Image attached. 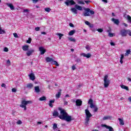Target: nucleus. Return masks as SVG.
<instances>
[{"label":"nucleus","instance_id":"obj_1","mask_svg":"<svg viewBox=\"0 0 131 131\" xmlns=\"http://www.w3.org/2000/svg\"><path fill=\"white\" fill-rule=\"evenodd\" d=\"M58 109L59 111H60V115L58 116L60 119H61L62 120H66V121H67L68 122H70L72 120H74V119H72V117L69 115L68 113L66 112V111L60 107Z\"/></svg>","mask_w":131,"mask_h":131},{"label":"nucleus","instance_id":"obj_2","mask_svg":"<svg viewBox=\"0 0 131 131\" xmlns=\"http://www.w3.org/2000/svg\"><path fill=\"white\" fill-rule=\"evenodd\" d=\"M85 113L86 115L85 124L88 125V124H89V121H90V118L93 116V115L91 114V112H90V111H89L88 109L85 110Z\"/></svg>","mask_w":131,"mask_h":131},{"label":"nucleus","instance_id":"obj_3","mask_svg":"<svg viewBox=\"0 0 131 131\" xmlns=\"http://www.w3.org/2000/svg\"><path fill=\"white\" fill-rule=\"evenodd\" d=\"M32 102L30 100L26 101L25 99L21 101V104L20 105V107L21 108H24L25 111L27 110V107L26 106L28 105V104H31Z\"/></svg>","mask_w":131,"mask_h":131},{"label":"nucleus","instance_id":"obj_4","mask_svg":"<svg viewBox=\"0 0 131 131\" xmlns=\"http://www.w3.org/2000/svg\"><path fill=\"white\" fill-rule=\"evenodd\" d=\"M84 10L85 11V12L83 13L84 17H88L91 15H94L95 14V11L91 10L90 8H84Z\"/></svg>","mask_w":131,"mask_h":131},{"label":"nucleus","instance_id":"obj_5","mask_svg":"<svg viewBox=\"0 0 131 131\" xmlns=\"http://www.w3.org/2000/svg\"><path fill=\"white\" fill-rule=\"evenodd\" d=\"M88 104L90 105V108H91V109H94V112H98V107H97V105L94 104V100L93 99H89Z\"/></svg>","mask_w":131,"mask_h":131},{"label":"nucleus","instance_id":"obj_6","mask_svg":"<svg viewBox=\"0 0 131 131\" xmlns=\"http://www.w3.org/2000/svg\"><path fill=\"white\" fill-rule=\"evenodd\" d=\"M46 61L48 63H49V62H51V64L52 65H55V66H59V63H58V62H57L56 61H55L54 59L52 58L47 57L46 58Z\"/></svg>","mask_w":131,"mask_h":131},{"label":"nucleus","instance_id":"obj_7","mask_svg":"<svg viewBox=\"0 0 131 131\" xmlns=\"http://www.w3.org/2000/svg\"><path fill=\"white\" fill-rule=\"evenodd\" d=\"M108 75H106L104 77V88H108L110 84V80L108 79Z\"/></svg>","mask_w":131,"mask_h":131},{"label":"nucleus","instance_id":"obj_8","mask_svg":"<svg viewBox=\"0 0 131 131\" xmlns=\"http://www.w3.org/2000/svg\"><path fill=\"white\" fill-rule=\"evenodd\" d=\"M120 34L122 36H126L127 35V30L123 29L120 31Z\"/></svg>","mask_w":131,"mask_h":131},{"label":"nucleus","instance_id":"obj_9","mask_svg":"<svg viewBox=\"0 0 131 131\" xmlns=\"http://www.w3.org/2000/svg\"><path fill=\"white\" fill-rule=\"evenodd\" d=\"M101 126L102 127H105L107 129H109V131H114V129L112 127L108 126L106 124H101Z\"/></svg>","mask_w":131,"mask_h":131},{"label":"nucleus","instance_id":"obj_10","mask_svg":"<svg viewBox=\"0 0 131 131\" xmlns=\"http://www.w3.org/2000/svg\"><path fill=\"white\" fill-rule=\"evenodd\" d=\"M34 53V49H30L29 50H28L26 52V55L28 57H29L30 56H31L32 54Z\"/></svg>","mask_w":131,"mask_h":131},{"label":"nucleus","instance_id":"obj_11","mask_svg":"<svg viewBox=\"0 0 131 131\" xmlns=\"http://www.w3.org/2000/svg\"><path fill=\"white\" fill-rule=\"evenodd\" d=\"M39 51H40L41 55H43L47 52V50L42 47L39 48Z\"/></svg>","mask_w":131,"mask_h":131},{"label":"nucleus","instance_id":"obj_12","mask_svg":"<svg viewBox=\"0 0 131 131\" xmlns=\"http://www.w3.org/2000/svg\"><path fill=\"white\" fill-rule=\"evenodd\" d=\"M80 56H83V57H85L86 58L89 59V58H91V57H92V54H91V53H88L87 54H86L85 53H83L80 54Z\"/></svg>","mask_w":131,"mask_h":131},{"label":"nucleus","instance_id":"obj_13","mask_svg":"<svg viewBox=\"0 0 131 131\" xmlns=\"http://www.w3.org/2000/svg\"><path fill=\"white\" fill-rule=\"evenodd\" d=\"M81 105H82V101L80 99H77L76 100V105L79 106H81Z\"/></svg>","mask_w":131,"mask_h":131},{"label":"nucleus","instance_id":"obj_14","mask_svg":"<svg viewBox=\"0 0 131 131\" xmlns=\"http://www.w3.org/2000/svg\"><path fill=\"white\" fill-rule=\"evenodd\" d=\"M112 21L113 22H114V23L115 24H116V25H119L120 22H119V19H115V18H112Z\"/></svg>","mask_w":131,"mask_h":131},{"label":"nucleus","instance_id":"obj_15","mask_svg":"<svg viewBox=\"0 0 131 131\" xmlns=\"http://www.w3.org/2000/svg\"><path fill=\"white\" fill-rule=\"evenodd\" d=\"M6 5L10 8V10H15V7H14V5H13V4L11 3H6Z\"/></svg>","mask_w":131,"mask_h":131},{"label":"nucleus","instance_id":"obj_16","mask_svg":"<svg viewBox=\"0 0 131 131\" xmlns=\"http://www.w3.org/2000/svg\"><path fill=\"white\" fill-rule=\"evenodd\" d=\"M29 76L31 80H34V79H35V76L34 75V74H33V73L29 75Z\"/></svg>","mask_w":131,"mask_h":131},{"label":"nucleus","instance_id":"obj_17","mask_svg":"<svg viewBox=\"0 0 131 131\" xmlns=\"http://www.w3.org/2000/svg\"><path fill=\"white\" fill-rule=\"evenodd\" d=\"M26 88L29 90H31L33 88V84L31 83H28L27 84Z\"/></svg>","mask_w":131,"mask_h":131},{"label":"nucleus","instance_id":"obj_18","mask_svg":"<svg viewBox=\"0 0 131 131\" xmlns=\"http://www.w3.org/2000/svg\"><path fill=\"white\" fill-rule=\"evenodd\" d=\"M23 51H26L29 50V46L28 45H25L23 46Z\"/></svg>","mask_w":131,"mask_h":131},{"label":"nucleus","instance_id":"obj_19","mask_svg":"<svg viewBox=\"0 0 131 131\" xmlns=\"http://www.w3.org/2000/svg\"><path fill=\"white\" fill-rule=\"evenodd\" d=\"M35 93H38L40 92V89H39V86H36L34 87Z\"/></svg>","mask_w":131,"mask_h":131},{"label":"nucleus","instance_id":"obj_20","mask_svg":"<svg viewBox=\"0 0 131 131\" xmlns=\"http://www.w3.org/2000/svg\"><path fill=\"white\" fill-rule=\"evenodd\" d=\"M75 8L77 9L79 11H82V7L79 6L78 5H75Z\"/></svg>","mask_w":131,"mask_h":131},{"label":"nucleus","instance_id":"obj_21","mask_svg":"<svg viewBox=\"0 0 131 131\" xmlns=\"http://www.w3.org/2000/svg\"><path fill=\"white\" fill-rule=\"evenodd\" d=\"M55 103V99L50 100L49 103L50 107H51V108H53V103Z\"/></svg>","mask_w":131,"mask_h":131},{"label":"nucleus","instance_id":"obj_22","mask_svg":"<svg viewBox=\"0 0 131 131\" xmlns=\"http://www.w3.org/2000/svg\"><path fill=\"white\" fill-rule=\"evenodd\" d=\"M53 116H55V117H59V113L57 111H54V112L53 113Z\"/></svg>","mask_w":131,"mask_h":131},{"label":"nucleus","instance_id":"obj_23","mask_svg":"<svg viewBox=\"0 0 131 131\" xmlns=\"http://www.w3.org/2000/svg\"><path fill=\"white\" fill-rule=\"evenodd\" d=\"M71 11L74 13V14H77V9L75 8H72L71 9Z\"/></svg>","mask_w":131,"mask_h":131},{"label":"nucleus","instance_id":"obj_24","mask_svg":"<svg viewBox=\"0 0 131 131\" xmlns=\"http://www.w3.org/2000/svg\"><path fill=\"white\" fill-rule=\"evenodd\" d=\"M75 32H76V31L75 30H71V31L69 32V35L72 36L73 35V34L75 33Z\"/></svg>","mask_w":131,"mask_h":131},{"label":"nucleus","instance_id":"obj_25","mask_svg":"<svg viewBox=\"0 0 131 131\" xmlns=\"http://www.w3.org/2000/svg\"><path fill=\"white\" fill-rule=\"evenodd\" d=\"M118 120L120 122V125H124V122L123 121V119L121 118H118Z\"/></svg>","mask_w":131,"mask_h":131},{"label":"nucleus","instance_id":"obj_26","mask_svg":"<svg viewBox=\"0 0 131 131\" xmlns=\"http://www.w3.org/2000/svg\"><path fill=\"white\" fill-rule=\"evenodd\" d=\"M124 58V55L123 54H121V57H120V63L121 64H123V58Z\"/></svg>","mask_w":131,"mask_h":131},{"label":"nucleus","instance_id":"obj_27","mask_svg":"<svg viewBox=\"0 0 131 131\" xmlns=\"http://www.w3.org/2000/svg\"><path fill=\"white\" fill-rule=\"evenodd\" d=\"M121 88H122V89H123L124 90H126V91H128V86H125V85H121Z\"/></svg>","mask_w":131,"mask_h":131},{"label":"nucleus","instance_id":"obj_28","mask_svg":"<svg viewBox=\"0 0 131 131\" xmlns=\"http://www.w3.org/2000/svg\"><path fill=\"white\" fill-rule=\"evenodd\" d=\"M39 101H47V97L42 96L39 99Z\"/></svg>","mask_w":131,"mask_h":131},{"label":"nucleus","instance_id":"obj_29","mask_svg":"<svg viewBox=\"0 0 131 131\" xmlns=\"http://www.w3.org/2000/svg\"><path fill=\"white\" fill-rule=\"evenodd\" d=\"M68 39L70 40V41H73V42H75V41H76V40H75V39L72 38V37H69Z\"/></svg>","mask_w":131,"mask_h":131},{"label":"nucleus","instance_id":"obj_30","mask_svg":"<svg viewBox=\"0 0 131 131\" xmlns=\"http://www.w3.org/2000/svg\"><path fill=\"white\" fill-rule=\"evenodd\" d=\"M53 129H56V128H58V124L57 123L53 124V126L52 127Z\"/></svg>","mask_w":131,"mask_h":131},{"label":"nucleus","instance_id":"obj_31","mask_svg":"<svg viewBox=\"0 0 131 131\" xmlns=\"http://www.w3.org/2000/svg\"><path fill=\"white\" fill-rule=\"evenodd\" d=\"M45 12H47L48 13H50L51 11V8L47 7V8H45Z\"/></svg>","mask_w":131,"mask_h":131},{"label":"nucleus","instance_id":"obj_32","mask_svg":"<svg viewBox=\"0 0 131 131\" xmlns=\"http://www.w3.org/2000/svg\"><path fill=\"white\" fill-rule=\"evenodd\" d=\"M69 3L71 6H73V5H75V2L73 0H71L69 1Z\"/></svg>","mask_w":131,"mask_h":131},{"label":"nucleus","instance_id":"obj_33","mask_svg":"<svg viewBox=\"0 0 131 131\" xmlns=\"http://www.w3.org/2000/svg\"><path fill=\"white\" fill-rule=\"evenodd\" d=\"M6 33L5 30H3L2 28L0 27V34H4Z\"/></svg>","mask_w":131,"mask_h":131},{"label":"nucleus","instance_id":"obj_34","mask_svg":"<svg viewBox=\"0 0 131 131\" xmlns=\"http://www.w3.org/2000/svg\"><path fill=\"white\" fill-rule=\"evenodd\" d=\"M108 36L110 37H113V36H115V34L112 33H108Z\"/></svg>","mask_w":131,"mask_h":131},{"label":"nucleus","instance_id":"obj_35","mask_svg":"<svg viewBox=\"0 0 131 131\" xmlns=\"http://www.w3.org/2000/svg\"><path fill=\"white\" fill-rule=\"evenodd\" d=\"M77 3L79 5H84L85 4L84 2L82 1H78Z\"/></svg>","mask_w":131,"mask_h":131},{"label":"nucleus","instance_id":"obj_36","mask_svg":"<svg viewBox=\"0 0 131 131\" xmlns=\"http://www.w3.org/2000/svg\"><path fill=\"white\" fill-rule=\"evenodd\" d=\"M110 118H111L110 116H107L104 117L103 118V120H107V119H109Z\"/></svg>","mask_w":131,"mask_h":131},{"label":"nucleus","instance_id":"obj_37","mask_svg":"<svg viewBox=\"0 0 131 131\" xmlns=\"http://www.w3.org/2000/svg\"><path fill=\"white\" fill-rule=\"evenodd\" d=\"M127 20L128 21V22H129V23L131 24V17H130V16L127 15Z\"/></svg>","mask_w":131,"mask_h":131},{"label":"nucleus","instance_id":"obj_38","mask_svg":"<svg viewBox=\"0 0 131 131\" xmlns=\"http://www.w3.org/2000/svg\"><path fill=\"white\" fill-rule=\"evenodd\" d=\"M56 97L59 99L61 97V92H58V94L56 95Z\"/></svg>","mask_w":131,"mask_h":131},{"label":"nucleus","instance_id":"obj_39","mask_svg":"<svg viewBox=\"0 0 131 131\" xmlns=\"http://www.w3.org/2000/svg\"><path fill=\"white\" fill-rule=\"evenodd\" d=\"M130 54V50H128L126 51V53L125 54V55L126 56H128V55H129Z\"/></svg>","mask_w":131,"mask_h":131},{"label":"nucleus","instance_id":"obj_40","mask_svg":"<svg viewBox=\"0 0 131 131\" xmlns=\"http://www.w3.org/2000/svg\"><path fill=\"white\" fill-rule=\"evenodd\" d=\"M97 30L98 32H100V33L103 32V30L102 28L98 29Z\"/></svg>","mask_w":131,"mask_h":131},{"label":"nucleus","instance_id":"obj_41","mask_svg":"<svg viewBox=\"0 0 131 131\" xmlns=\"http://www.w3.org/2000/svg\"><path fill=\"white\" fill-rule=\"evenodd\" d=\"M85 49H86V50H87V51H90V50H91L90 46H89V45L86 46Z\"/></svg>","mask_w":131,"mask_h":131},{"label":"nucleus","instance_id":"obj_42","mask_svg":"<svg viewBox=\"0 0 131 131\" xmlns=\"http://www.w3.org/2000/svg\"><path fill=\"white\" fill-rule=\"evenodd\" d=\"M127 34H128L129 36H131V31L129 30H127Z\"/></svg>","mask_w":131,"mask_h":131},{"label":"nucleus","instance_id":"obj_43","mask_svg":"<svg viewBox=\"0 0 131 131\" xmlns=\"http://www.w3.org/2000/svg\"><path fill=\"white\" fill-rule=\"evenodd\" d=\"M27 43H31V38H29V40L27 41Z\"/></svg>","mask_w":131,"mask_h":131},{"label":"nucleus","instance_id":"obj_44","mask_svg":"<svg viewBox=\"0 0 131 131\" xmlns=\"http://www.w3.org/2000/svg\"><path fill=\"white\" fill-rule=\"evenodd\" d=\"M17 124H22V121L21 120H18L16 122Z\"/></svg>","mask_w":131,"mask_h":131},{"label":"nucleus","instance_id":"obj_45","mask_svg":"<svg viewBox=\"0 0 131 131\" xmlns=\"http://www.w3.org/2000/svg\"><path fill=\"white\" fill-rule=\"evenodd\" d=\"M64 105H68V101H66V99H64Z\"/></svg>","mask_w":131,"mask_h":131},{"label":"nucleus","instance_id":"obj_46","mask_svg":"<svg viewBox=\"0 0 131 131\" xmlns=\"http://www.w3.org/2000/svg\"><path fill=\"white\" fill-rule=\"evenodd\" d=\"M57 35H58L59 37H62V36H64V34L61 33L57 34Z\"/></svg>","mask_w":131,"mask_h":131},{"label":"nucleus","instance_id":"obj_47","mask_svg":"<svg viewBox=\"0 0 131 131\" xmlns=\"http://www.w3.org/2000/svg\"><path fill=\"white\" fill-rule=\"evenodd\" d=\"M76 62H77V63H79V62H80V58H77L76 59Z\"/></svg>","mask_w":131,"mask_h":131},{"label":"nucleus","instance_id":"obj_48","mask_svg":"<svg viewBox=\"0 0 131 131\" xmlns=\"http://www.w3.org/2000/svg\"><path fill=\"white\" fill-rule=\"evenodd\" d=\"M13 36L16 38H18V34H17L16 33H13Z\"/></svg>","mask_w":131,"mask_h":131},{"label":"nucleus","instance_id":"obj_49","mask_svg":"<svg viewBox=\"0 0 131 131\" xmlns=\"http://www.w3.org/2000/svg\"><path fill=\"white\" fill-rule=\"evenodd\" d=\"M85 24H86V25H88L89 26L91 24V23H90L88 21H85Z\"/></svg>","mask_w":131,"mask_h":131},{"label":"nucleus","instance_id":"obj_50","mask_svg":"<svg viewBox=\"0 0 131 131\" xmlns=\"http://www.w3.org/2000/svg\"><path fill=\"white\" fill-rule=\"evenodd\" d=\"M12 93H16V92H17V89L13 88L12 89Z\"/></svg>","mask_w":131,"mask_h":131},{"label":"nucleus","instance_id":"obj_51","mask_svg":"<svg viewBox=\"0 0 131 131\" xmlns=\"http://www.w3.org/2000/svg\"><path fill=\"white\" fill-rule=\"evenodd\" d=\"M39 29H40V28L39 27H36L35 28V31H39Z\"/></svg>","mask_w":131,"mask_h":131},{"label":"nucleus","instance_id":"obj_52","mask_svg":"<svg viewBox=\"0 0 131 131\" xmlns=\"http://www.w3.org/2000/svg\"><path fill=\"white\" fill-rule=\"evenodd\" d=\"M4 52H9V49L7 47L4 48Z\"/></svg>","mask_w":131,"mask_h":131},{"label":"nucleus","instance_id":"obj_53","mask_svg":"<svg viewBox=\"0 0 131 131\" xmlns=\"http://www.w3.org/2000/svg\"><path fill=\"white\" fill-rule=\"evenodd\" d=\"M89 27L90 28H93L94 27V25L93 24H90V25L89 26Z\"/></svg>","mask_w":131,"mask_h":131},{"label":"nucleus","instance_id":"obj_54","mask_svg":"<svg viewBox=\"0 0 131 131\" xmlns=\"http://www.w3.org/2000/svg\"><path fill=\"white\" fill-rule=\"evenodd\" d=\"M69 26H70V27H74V25H73V24L72 23H70Z\"/></svg>","mask_w":131,"mask_h":131},{"label":"nucleus","instance_id":"obj_55","mask_svg":"<svg viewBox=\"0 0 131 131\" xmlns=\"http://www.w3.org/2000/svg\"><path fill=\"white\" fill-rule=\"evenodd\" d=\"M72 70H75V69H76V67H75V66H73L72 67Z\"/></svg>","mask_w":131,"mask_h":131},{"label":"nucleus","instance_id":"obj_56","mask_svg":"<svg viewBox=\"0 0 131 131\" xmlns=\"http://www.w3.org/2000/svg\"><path fill=\"white\" fill-rule=\"evenodd\" d=\"M2 88H6V84L5 83H2L1 85Z\"/></svg>","mask_w":131,"mask_h":131},{"label":"nucleus","instance_id":"obj_57","mask_svg":"<svg viewBox=\"0 0 131 131\" xmlns=\"http://www.w3.org/2000/svg\"><path fill=\"white\" fill-rule=\"evenodd\" d=\"M29 12V10L28 9H25L24 10V13H26Z\"/></svg>","mask_w":131,"mask_h":131},{"label":"nucleus","instance_id":"obj_58","mask_svg":"<svg viewBox=\"0 0 131 131\" xmlns=\"http://www.w3.org/2000/svg\"><path fill=\"white\" fill-rule=\"evenodd\" d=\"M84 2L87 4H89V3H92V2L90 1H85Z\"/></svg>","mask_w":131,"mask_h":131},{"label":"nucleus","instance_id":"obj_59","mask_svg":"<svg viewBox=\"0 0 131 131\" xmlns=\"http://www.w3.org/2000/svg\"><path fill=\"white\" fill-rule=\"evenodd\" d=\"M110 45H111V46H115V43L113 42H111Z\"/></svg>","mask_w":131,"mask_h":131},{"label":"nucleus","instance_id":"obj_60","mask_svg":"<svg viewBox=\"0 0 131 131\" xmlns=\"http://www.w3.org/2000/svg\"><path fill=\"white\" fill-rule=\"evenodd\" d=\"M66 5H67V6H69V4H70V3L69 2H65Z\"/></svg>","mask_w":131,"mask_h":131},{"label":"nucleus","instance_id":"obj_61","mask_svg":"<svg viewBox=\"0 0 131 131\" xmlns=\"http://www.w3.org/2000/svg\"><path fill=\"white\" fill-rule=\"evenodd\" d=\"M39 0H32L33 3H34L35 4H36V3H37V2H38Z\"/></svg>","mask_w":131,"mask_h":131},{"label":"nucleus","instance_id":"obj_62","mask_svg":"<svg viewBox=\"0 0 131 131\" xmlns=\"http://www.w3.org/2000/svg\"><path fill=\"white\" fill-rule=\"evenodd\" d=\"M111 28H110L109 30H107V32H108V33H111Z\"/></svg>","mask_w":131,"mask_h":131},{"label":"nucleus","instance_id":"obj_63","mask_svg":"<svg viewBox=\"0 0 131 131\" xmlns=\"http://www.w3.org/2000/svg\"><path fill=\"white\" fill-rule=\"evenodd\" d=\"M123 25H124V26H125V27H127V26H128L127 24H126L125 23H123Z\"/></svg>","mask_w":131,"mask_h":131},{"label":"nucleus","instance_id":"obj_64","mask_svg":"<svg viewBox=\"0 0 131 131\" xmlns=\"http://www.w3.org/2000/svg\"><path fill=\"white\" fill-rule=\"evenodd\" d=\"M127 79L128 81H131L130 78H127Z\"/></svg>","mask_w":131,"mask_h":131}]
</instances>
